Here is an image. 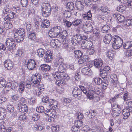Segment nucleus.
Segmentation results:
<instances>
[{
	"label": "nucleus",
	"instance_id": "16",
	"mask_svg": "<svg viewBox=\"0 0 132 132\" xmlns=\"http://www.w3.org/2000/svg\"><path fill=\"white\" fill-rule=\"evenodd\" d=\"M15 86L13 84H12L11 82H8L6 85H5V87L3 89V91L4 93H7L11 89H14Z\"/></svg>",
	"mask_w": 132,
	"mask_h": 132
},
{
	"label": "nucleus",
	"instance_id": "36",
	"mask_svg": "<svg viewBox=\"0 0 132 132\" xmlns=\"http://www.w3.org/2000/svg\"><path fill=\"white\" fill-rule=\"evenodd\" d=\"M115 55V53L112 50L109 51L106 53L107 57L111 60L113 59V57Z\"/></svg>",
	"mask_w": 132,
	"mask_h": 132
},
{
	"label": "nucleus",
	"instance_id": "17",
	"mask_svg": "<svg viewBox=\"0 0 132 132\" xmlns=\"http://www.w3.org/2000/svg\"><path fill=\"white\" fill-rule=\"evenodd\" d=\"M45 53L44 57L45 61L47 62H50L53 59L52 53L50 51H47Z\"/></svg>",
	"mask_w": 132,
	"mask_h": 132
},
{
	"label": "nucleus",
	"instance_id": "49",
	"mask_svg": "<svg viewBox=\"0 0 132 132\" xmlns=\"http://www.w3.org/2000/svg\"><path fill=\"white\" fill-rule=\"evenodd\" d=\"M64 16L65 18H69L71 15V13L69 10H66L64 11L63 13Z\"/></svg>",
	"mask_w": 132,
	"mask_h": 132
},
{
	"label": "nucleus",
	"instance_id": "43",
	"mask_svg": "<svg viewBox=\"0 0 132 132\" xmlns=\"http://www.w3.org/2000/svg\"><path fill=\"white\" fill-rule=\"evenodd\" d=\"M28 38L31 40H34L36 38V36L34 32H29L28 35Z\"/></svg>",
	"mask_w": 132,
	"mask_h": 132
},
{
	"label": "nucleus",
	"instance_id": "46",
	"mask_svg": "<svg viewBox=\"0 0 132 132\" xmlns=\"http://www.w3.org/2000/svg\"><path fill=\"white\" fill-rule=\"evenodd\" d=\"M19 103L18 104V106L27 104V100L23 97H22L19 101Z\"/></svg>",
	"mask_w": 132,
	"mask_h": 132
},
{
	"label": "nucleus",
	"instance_id": "42",
	"mask_svg": "<svg viewBox=\"0 0 132 132\" xmlns=\"http://www.w3.org/2000/svg\"><path fill=\"white\" fill-rule=\"evenodd\" d=\"M75 56L77 58H80L82 55V52L80 50H76L75 51Z\"/></svg>",
	"mask_w": 132,
	"mask_h": 132
},
{
	"label": "nucleus",
	"instance_id": "39",
	"mask_svg": "<svg viewBox=\"0 0 132 132\" xmlns=\"http://www.w3.org/2000/svg\"><path fill=\"white\" fill-rule=\"evenodd\" d=\"M63 61V59L61 58H58L54 62V65L56 67H57L59 65H60V64H62V62Z\"/></svg>",
	"mask_w": 132,
	"mask_h": 132
},
{
	"label": "nucleus",
	"instance_id": "3",
	"mask_svg": "<svg viewBox=\"0 0 132 132\" xmlns=\"http://www.w3.org/2000/svg\"><path fill=\"white\" fill-rule=\"evenodd\" d=\"M41 80V77L39 74L36 73L32 75L31 79V85L34 87H38Z\"/></svg>",
	"mask_w": 132,
	"mask_h": 132
},
{
	"label": "nucleus",
	"instance_id": "30",
	"mask_svg": "<svg viewBox=\"0 0 132 132\" xmlns=\"http://www.w3.org/2000/svg\"><path fill=\"white\" fill-rule=\"evenodd\" d=\"M50 25V22L47 20H43L41 23V26L44 28H48L49 27Z\"/></svg>",
	"mask_w": 132,
	"mask_h": 132
},
{
	"label": "nucleus",
	"instance_id": "12",
	"mask_svg": "<svg viewBox=\"0 0 132 132\" xmlns=\"http://www.w3.org/2000/svg\"><path fill=\"white\" fill-rule=\"evenodd\" d=\"M95 91L94 92L88 91L86 95L88 99L90 100H92L95 102L98 101L99 100V97H95L93 93H95Z\"/></svg>",
	"mask_w": 132,
	"mask_h": 132
},
{
	"label": "nucleus",
	"instance_id": "24",
	"mask_svg": "<svg viewBox=\"0 0 132 132\" xmlns=\"http://www.w3.org/2000/svg\"><path fill=\"white\" fill-rule=\"evenodd\" d=\"M76 5L77 9L79 11H81L84 8V5L83 2L82 1H77L76 2Z\"/></svg>",
	"mask_w": 132,
	"mask_h": 132
},
{
	"label": "nucleus",
	"instance_id": "55",
	"mask_svg": "<svg viewBox=\"0 0 132 132\" xmlns=\"http://www.w3.org/2000/svg\"><path fill=\"white\" fill-rule=\"evenodd\" d=\"M126 8V6L125 5H121L117 7V10L119 12H122L125 10Z\"/></svg>",
	"mask_w": 132,
	"mask_h": 132
},
{
	"label": "nucleus",
	"instance_id": "62",
	"mask_svg": "<svg viewBox=\"0 0 132 132\" xmlns=\"http://www.w3.org/2000/svg\"><path fill=\"white\" fill-rule=\"evenodd\" d=\"M39 118V115L37 114H33L32 116V119L35 121H37Z\"/></svg>",
	"mask_w": 132,
	"mask_h": 132
},
{
	"label": "nucleus",
	"instance_id": "5",
	"mask_svg": "<svg viewBox=\"0 0 132 132\" xmlns=\"http://www.w3.org/2000/svg\"><path fill=\"white\" fill-rule=\"evenodd\" d=\"M52 29H53L54 31L57 35L59 36V38H62V39H64L66 38V36L68 35L67 31L65 30L63 31L62 32H61V30L60 29V27L57 26L53 28Z\"/></svg>",
	"mask_w": 132,
	"mask_h": 132
},
{
	"label": "nucleus",
	"instance_id": "18",
	"mask_svg": "<svg viewBox=\"0 0 132 132\" xmlns=\"http://www.w3.org/2000/svg\"><path fill=\"white\" fill-rule=\"evenodd\" d=\"M14 10V12L11 11L10 12L7 14V15L5 17L4 19V20H9L10 19H13L16 16L15 13L16 12L17 10L16 9Z\"/></svg>",
	"mask_w": 132,
	"mask_h": 132
},
{
	"label": "nucleus",
	"instance_id": "35",
	"mask_svg": "<svg viewBox=\"0 0 132 132\" xmlns=\"http://www.w3.org/2000/svg\"><path fill=\"white\" fill-rule=\"evenodd\" d=\"M11 11V9L9 5H6L3 10V14H7Z\"/></svg>",
	"mask_w": 132,
	"mask_h": 132
},
{
	"label": "nucleus",
	"instance_id": "2",
	"mask_svg": "<svg viewBox=\"0 0 132 132\" xmlns=\"http://www.w3.org/2000/svg\"><path fill=\"white\" fill-rule=\"evenodd\" d=\"M41 6L43 16L44 17H47L49 16L51 11V7L50 4L47 2H43Z\"/></svg>",
	"mask_w": 132,
	"mask_h": 132
},
{
	"label": "nucleus",
	"instance_id": "13",
	"mask_svg": "<svg viewBox=\"0 0 132 132\" xmlns=\"http://www.w3.org/2000/svg\"><path fill=\"white\" fill-rule=\"evenodd\" d=\"M85 22L82 19H77L72 22V24L75 26H78L79 28H82L84 26Z\"/></svg>",
	"mask_w": 132,
	"mask_h": 132
},
{
	"label": "nucleus",
	"instance_id": "27",
	"mask_svg": "<svg viewBox=\"0 0 132 132\" xmlns=\"http://www.w3.org/2000/svg\"><path fill=\"white\" fill-rule=\"evenodd\" d=\"M48 35L51 38H59V36L57 35L54 31L53 29L52 28L48 32Z\"/></svg>",
	"mask_w": 132,
	"mask_h": 132
},
{
	"label": "nucleus",
	"instance_id": "22",
	"mask_svg": "<svg viewBox=\"0 0 132 132\" xmlns=\"http://www.w3.org/2000/svg\"><path fill=\"white\" fill-rule=\"evenodd\" d=\"M19 111L26 114L28 111V107L27 104L18 106Z\"/></svg>",
	"mask_w": 132,
	"mask_h": 132
},
{
	"label": "nucleus",
	"instance_id": "58",
	"mask_svg": "<svg viewBox=\"0 0 132 132\" xmlns=\"http://www.w3.org/2000/svg\"><path fill=\"white\" fill-rule=\"evenodd\" d=\"M83 125L82 121L80 120H77L75 122V125L80 128Z\"/></svg>",
	"mask_w": 132,
	"mask_h": 132
},
{
	"label": "nucleus",
	"instance_id": "34",
	"mask_svg": "<svg viewBox=\"0 0 132 132\" xmlns=\"http://www.w3.org/2000/svg\"><path fill=\"white\" fill-rule=\"evenodd\" d=\"M40 18L39 17H36L33 19L36 28L38 27L39 26V22L40 21Z\"/></svg>",
	"mask_w": 132,
	"mask_h": 132
},
{
	"label": "nucleus",
	"instance_id": "47",
	"mask_svg": "<svg viewBox=\"0 0 132 132\" xmlns=\"http://www.w3.org/2000/svg\"><path fill=\"white\" fill-rule=\"evenodd\" d=\"M25 84L24 83H20L18 90L19 92L20 93L22 92L25 88Z\"/></svg>",
	"mask_w": 132,
	"mask_h": 132
},
{
	"label": "nucleus",
	"instance_id": "21",
	"mask_svg": "<svg viewBox=\"0 0 132 132\" xmlns=\"http://www.w3.org/2000/svg\"><path fill=\"white\" fill-rule=\"evenodd\" d=\"M25 30L23 28L18 29L15 31L14 34L16 37V36H22L25 37Z\"/></svg>",
	"mask_w": 132,
	"mask_h": 132
},
{
	"label": "nucleus",
	"instance_id": "61",
	"mask_svg": "<svg viewBox=\"0 0 132 132\" xmlns=\"http://www.w3.org/2000/svg\"><path fill=\"white\" fill-rule=\"evenodd\" d=\"M21 4L23 7H26L28 4V0H21Z\"/></svg>",
	"mask_w": 132,
	"mask_h": 132
},
{
	"label": "nucleus",
	"instance_id": "4",
	"mask_svg": "<svg viewBox=\"0 0 132 132\" xmlns=\"http://www.w3.org/2000/svg\"><path fill=\"white\" fill-rule=\"evenodd\" d=\"M112 46L115 49L119 48L123 43V40L119 37L116 38H113L112 39Z\"/></svg>",
	"mask_w": 132,
	"mask_h": 132
},
{
	"label": "nucleus",
	"instance_id": "8",
	"mask_svg": "<svg viewBox=\"0 0 132 132\" xmlns=\"http://www.w3.org/2000/svg\"><path fill=\"white\" fill-rule=\"evenodd\" d=\"M25 61L27 62L26 64L27 68L29 70H32L36 67V63L35 61L32 59L28 60L26 59Z\"/></svg>",
	"mask_w": 132,
	"mask_h": 132
},
{
	"label": "nucleus",
	"instance_id": "54",
	"mask_svg": "<svg viewBox=\"0 0 132 132\" xmlns=\"http://www.w3.org/2000/svg\"><path fill=\"white\" fill-rule=\"evenodd\" d=\"M117 19L119 22H124L125 19V17L123 15H121L120 14H118L117 16Z\"/></svg>",
	"mask_w": 132,
	"mask_h": 132
},
{
	"label": "nucleus",
	"instance_id": "63",
	"mask_svg": "<svg viewBox=\"0 0 132 132\" xmlns=\"http://www.w3.org/2000/svg\"><path fill=\"white\" fill-rule=\"evenodd\" d=\"M7 110L10 112H12L13 111L14 108L12 105L11 104H9L7 105Z\"/></svg>",
	"mask_w": 132,
	"mask_h": 132
},
{
	"label": "nucleus",
	"instance_id": "53",
	"mask_svg": "<svg viewBox=\"0 0 132 132\" xmlns=\"http://www.w3.org/2000/svg\"><path fill=\"white\" fill-rule=\"evenodd\" d=\"M37 112L39 113H42L44 112V107L42 106H37L36 108Z\"/></svg>",
	"mask_w": 132,
	"mask_h": 132
},
{
	"label": "nucleus",
	"instance_id": "26",
	"mask_svg": "<svg viewBox=\"0 0 132 132\" xmlns=\"http://www.w3.org/2000/svg\"><path fill=\"white\" fill-rule=\"evenodd\" d=\"M95 67L96 68H99L101 67L103 64L102 60L101 59H96L94 61Z\"/></svg>",
	"mask_w": 132,
	"mask_h": 132
},
{
	"label": "nucleus",
	"instance_id": "31",
	"mask_svg": "<svg viewBox=\"0 0 132 132\" xmlns=\"http://www.w3.org/2000/svg\"><path fill=\"white\" fill-rule=\"evenodd\" d=\"M24 37H23L22 36H16L14 35V40L16 42L18 43H21L23 42Z\"/></svg>",
	"mask_w": 132,
	"mask_h": 132
},
{
	"label": "nucleus",
	"instance_id": "25",
	"mask_svg": "<svg viewBox=\"0 0 132 132\" xmlns=\"http://www.w3.org/2000/svg\"><path fill=\"white\" fill-rule=\"evenodd\" d=\"M112 116L114 117H116L119 116L121 110V108H119L118 109H112Z\"/></svg>",
	"mask_w": 132,
	"mask_h": 132
},
{
	"label": "nucleus",
	"instance_id": "52",
	"mask_svg": "<svg viewBox=\"0 0 132 132\" xmlns=\"http://www.w3.org/2000/svg\"><path fill=\"white\" fill-rule=\"evenodd\" d=\"M87 88L89 90V91L93 92L95 91V88L93 86V85L92 83L88 84L87 86Z\"/></svg>",
	"mask_w": 132,
	"mask_h": 132
},
{
	"label": "nucleus",
	"instance_id": "48",
	"mask_svg": "<svg viewBox=\"0 0 132 132\" xmlns=\"http://www.w3.org/2000/svg\"><path fill=\"white\" fill-rule=\"evenodd\" d=\"M37 53L39 56L41 57H43L45 53L44 50L42 48H40L38 50Z\"/></svg>",
	"mask_w": 132,
	"mask_h": 132
},
{
	"label": "nucleus",
	"instance_id": "10",
	"mask_svg": "<svg viewBox=\"0 0 132 132\" xmlns=\"http://www.w3.org/2000/svg\"><path fill=\"white\" fill-rule=\"evenodd\" d=\"M111 83L112 85L115 87L119 85V84L118 78L116 75L113 74L110 76Z\"/></svg>",
	"mask_w": 132,
	"mask_h": 132
},
{
	"label": "nucleus",
	"instance_id": "51",
	"mask_svg": "<svg viewBox=\"0 0 132 132\" xmlns=\"http://www.w3.org/2000/svg\"><path fill=\"white\" fill-rule=\"evenodd\" d=\"M6 81L4 78L2 77H0V88H3L5 86Z\"/></svg>",
	"mask_w": 132,
	"mask_h": 132
},
{
	"label": "nucleus",
	"instance_id": "41",
	"mask_svg": "<svg viewBox=\"0 0 132 132\" xmlns=\"http://www.w3.org/2000/svg\"><path fill=\"white\" fill-rule=\"evenodd\" d=\"M132 47V41H130L125 43L123 46V48L125 49H128Z\"/></svg>",
	"mask_w": 132,
	"mask_h": 132
},
{
	"label": "nucleus",
	"instance_id": "38",
	"mask_svg": "<svg viewBox=\"0 0 132 132\" xmlns=\"http://www.w3.org/2000/svg\"><path fill=\"white\" fill-rule=\"evenodd\" d=\"M63 80L66 81H67L70 79V77L68 74L65 73H61V78Z\"/></svg>",
	"mask_w": 132,
	"mask_h": 132
},
{
	"label": "nucleus",
	"instance_id": "15",
	"mask_svg": "<svg viewBox=\"0 0 132 132\" xmlns=\"http://www.w3.org/2000/svg\"><path fill=\"white\" fill-rule=\"evenodd\" d=\"M4 65L6 69L10 70L13 67V63L11 60H7L5 61Z\"/></svg>",
	"mask_w": 132,
	"mask_h": 132
},
{
	"label": "nucleus",
	"instance_id": "11",
	"mask_svg": "<svg viewBox=\"0 0 132 132\" xmlns=\"http://www.w3.org/2000/svg\"><path fill=\"white\" fill-rule=\"evenodd\" d=\"M72 93L73 96L76 98H80L81 96V90L77 87H75L73 89Z\"/></svg>",
	"mask_w": 132,
	"mask_h": 132
},
{
	"label": "nucleus",
	"instance_id": "23",
	"mask_svg": "<svg viewBox=\"0 0 132 132\" xmlns=\"http://www.w3.org/2000/svg\"><path fill=\"white\" fill-rule=\"evenodd\" d=\"M81 72L84 75H87L88 76H91L92 73V71L88 67L82 69Z\"/></svg>",
	"mask_w": 132,
	"mask_h": 132
},
{
	"label": "nucleus",
	"instance_id": "14",
	"mask_svg": "<svg viewBox=\"0 0 132 132\" xmlns=\"http://www.w3.org/2000/svg\"><path fill=\"white\" fill-rule=\"evenodd\" d=\"M92 42L91 41H87L86 40H83L81 44V47L82 50H87L88 47L91 46L92 44Z\"/></svg>",
	"mask_w": 132,
	"mask_h": 132
},
{
	"label": "nucleus",
	"instance_id": "45",
	"mask_svg": "<svg viewBox=\"0 0 132 132\" xmlns=\"http://www.w3.org/2000/svg\"><path fill=\"white\" fill-rule=\"evenodd\" d=\"M67 7L68 9H69L71 10L74 9V4L72 2H68L67 4Z\"/></svg>",
	"mask_w": 132,
	"mask_h": 132
},
{
	"label": "nucleus",
	"instance_id": "57",
	"mask_svg": "<svg viewBox=\"0 0 132 132\" xmlns=\"http://www.w3.org/2000/svg\"><path fill=\"white\" fill-rule=\"evenodd\" d=\"M4 27L7 29H11L12 27V25L10 22H7L4 24Z\"/></svg>",
	"mask_w": 132,
	"mask_h": 132
},
{
	"label": "nucleus",
	"instance_id": "32",
	"mask_svg": "<svg viewBox=\"0 0 132 132\" xmlns=\"http://www.w3.org/2000/svg\"><path fill=\"white\" fill-rule=\"evenodd\" d=\"M108 81L107 79H104L102 81V82L101 84V87L102 89H105L107 88L108 85Z\"/></svg>",
	"mask_w": 132,
	"mask_h": 132
},
{
	"label": "nucleus",
	"instance_id": "33",
	"mask_svg": "<svg viewBox=\"0 0 132 132\" xmlns=\"http://www.w3.org/2000/svg\"><path fill=\"white\" fill-rule=\"evenodd\" d=\"M91 45V46L89 47H88V48L87 49V54L89 55H93L95 52L94 46L93 45L92 43V44Z\"/></svg>",
	"mask_w": 132,
	"mask_h": 132
},
{
	"label": "nucleus",
	"instance_id": "60",
	"mask_svg": "<svg viewBox=\"0 0 132 132\" xmlns=\"http://www.w3.org/2000/svg\"><path fill=\"white\" fill-rule=\"evenodd\" d=\"M71 129L73 132H79L80 130L79 127L75 125L72 127Z\"/></svg>",
	"mask_w": 132,
	"mask_h": 132
},
{
	"label": "nucleus",
	"instance_id": "9",
	"mask_svg": "<svg viewBox=\"0 0 132 132\" xmlns=\"http://www.w3.org/2000/svg\"><path fill=\"white\" fill-rule=\"evenodd\" d=\"M132 112V106H128L126 108L123 109L122 111V113L124 116L123 118L124 119L128 118L130 115V113Z\"/></svg>",
	"mask_w": 132,
	"mask_h": 132
},
{
	"label": "nucleus",
	"instance_id": "28",
	"mask_svg": "<svg viewBox=\"0 0 132 132\" xmlns=\"http://www.w3.org/2000/svg\"><path fill=\"white\" fill-rule=\"evenodd\" d=\"M50 68L49 65L45 64L41 65L39 68V70L42 71H48Z\"/></svg>",
	"mask_w": 132,
	"mask_h": 132
},
{
	"label": "nucleus",
	"instance_id": "29",
	"mask_svg": "<svg viewBox=\"0 0 132 132\" xmlns=\"http://www.w3.org/2000/svg\"><path fill=\"white\" fill-rule=\"evenodd\" d=\"M92 16V14L90 11H89L87 13V14H83L82 19L86 20H90Z\"/></svg>",
	"mask_w": 132,
	"mask_h": 132
},
{
	"label": "nucleus",
	"instance_id": "37",
	"mask_svg": "<svg viewBox=\"0 0 132 132\" xmlns=\"http://www.w3.org/2000/svg\"><path fill=\"white\" fill-rule=\"evenodd\" d=\"M66 66L64 63L60 64L59 67V71L61 73H64L65 71Z\"/></svg>",
	"mask_w": 132,
	"mask_h": 132
},
{
	"label": "nucleus",
	"instance_id": "56",
	"mask_svg": "<svg viewBox=\"0 0 132 132\" xmlns=\"http://www.w3.org/2000/svg\"><path fill=\"white\" fill-rule=\"evenodd\" d=\"M124 24L127 26H129L131 25L132 23V19H127L126 21H124L123 23Z\"/></svg>",
	"mask_w": 132,
	"mask_h": 132
},
{
	"label": "nucleus",
	"instance_id": "59",
	"mask_svg": "<svg viewBox=\"0 0 132 132\" xmlns=\"http://www.w3.org/2000/svg\"><path fill=\"white\" fill-rule=\"evenodd\" d=\"M56 83L59 85L61 84H65V81L63 80L62 79L57 80L56 81Z\"/></svg>",
	"mask_w": 132,
	"mask_h": 132
},
{
	"label": "nucleus",
	"instance_id": "20",
	"mask_svg": "<svg viewBox=\"0 0 132 132\" xmlns=\"http://www.w3.org/2000/svg\"><path fill=\"white\" fill-rule=\"evenodd\" d=\"M82 28H84V31L87 33L92 32L93 31V27L92 26L89 24H86L85 23L84 26Z\"/></svg>",
	"mask_w": 132,
	"mask_h": 132
},
{
	"label": "nucleus",
	"instance_id": "1",
	"mask_svg": "<svg viewBox=\"0 0 132 132\" xmlns=\"http://www.w3.org/2000/svg\"><path fill=\"white\" fill-rule=\"evenodd\" d=\"M48 103L49 106L53 109H47L45 111V113L47 116H48V121L49 122L53 121L54 119L57 117L56 112L54 110L57 107L58 105L57 102L55 100L50 99Z\"/></svg>",
	"mask_w": 132,
	"mask_h": 132
},
{
	"label": "nucleus",
	"instance_id": "19",
	"mask_svg": "<svg viewBox=\"0 0 132 132\" xmlns=\"http://www.w3.org/2000/svg\"><path fill=\"white\" fill-rule=\"evenodd\" d=\"M113 38L111 34H107L104 37L103 41L105 44H108L111 41L112 43Z\"/></svg>",
	"mask_w": 132,
	"mask_h": 132
},
{
	"label": "nucleus",
	"instance_id": "64",
	"mask_svg": "<svg viewBox=\"0 0 132 132\" xmlns=\"http://www.w3.org/2000/svg\"><path fill=\"white\" fill-rule=\"evenodd\" d=\"M63 23L65 24L66 26L68 27H70L72 24V23L71 22L67 21L65 19H63Z\"/></svg>",
	"mask_w": 132,
	"mask_h": 132
},
{
	"label": "nucleus",
	"instance_id": "6",
	"mask_svg": "<svg viewBox=\"0 0 132 132\" xmlns=\"http://www.w3.org/2000/svg\"><path fill=\"white\" fill-rule=\"evenodd\" d=\"M5 43L7 48L10 50H14L16 48V46L15 43V40L11 38H7Z\"/></svg>",
	"mask_w": 132,
	"mask_h": 132
},
{
	"label": "nucleus",
	"instance_id": "44",
	"mask_svg": "<svg viewBox=\"0 0 132 132\" xmlns=\"http://www.w3.org/2000/svg\"><path fill=\"white\" fill-rule=\"evenodd\" d=\"M93 80L95 84L98 85H100L103 81L101 78L97 77L94 78Z\"/></svg>",
	"mask_w": 132,
	"mask_h": 132
},
{
	"label": "nucleus",
	"instance_id": "7",
	"mask_svg": "<svg viewBox=\"0 0 132 132\" xmlns=\"http://www.w3.org/2000/svg\"><path fill=\"white\" fill-rule=\"evenodd\" d=\"M82 37V36L80 34H77L73 36L71 40V43L74 45H78L81 41Z\"/></svg>",
	"mask_w": 132,
	"mask_h": 132
},
{
	"label": "nucleus",
	"instance_id": "40",
	"mask_svg": "<svg viewBox=\"0 0 132 132\" xmlns=\"http://www.w3.org/2000/svg\"><path fill=\"white\" fill-rule=\"evenodd\" d=\"M110 29V27L108 25L106 24L103 26L101 29L102 32L103 33H106Z\"/></svg>",
	"mask_w": 132,
	"mask_h": 132
},
{
	"label": "nucleus",
	"instance_id": "50",
	"mask_svg": "<svg viewBox=\"0 0 132 132\" xmlns=\"http://www.w3.org/2000/svg\"><path fill=\"white\" fill-rule=\"evenodd\" d=\"M100 74L101 77L103 78V80L107 79V72L100 70Z\"/></svg>",
	"mask_w": 132,
	"mask_h": 132
}]
</instances>
